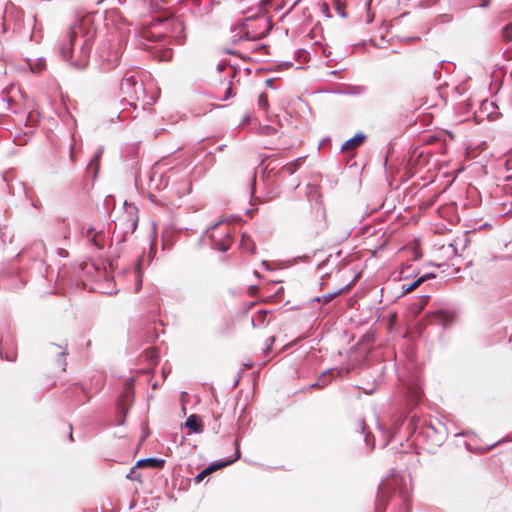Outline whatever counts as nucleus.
I'll use <instances>...</instances> for the list:
<instances>
[{"label":"nucleus","mask_w":512,"mask_h":512,"mask_svg":"<svg viewBox=\"0 0 512 512\" xmlns=\"http://www.w3.org/2000/svg\"><path fill=\"white\" fill-rule=\"evenodd\" d=\"M89 26L90 22L86 19L72 26L67 43L60 48L62 58L77 68L85 67L90 55L94 34Z\"/></svg>","instance_id":"nucleus-1"},{"label":"nucleus","mask_w":512,"mask_h":512,"mask_svg":"<svg viewBox=\"0 0 512 512\" xmlns=\"http://www.w3.org/2000/svg\"><path fill=\"white\" fill-rule=\"evenodd\" d=\"M209 238L213 248L219 251H227L231 244V232L224 227L223 222L212 225L208 230Z\"/></svg>","instance_id":"nucleus-2"},{"label":"nucleus","mask_w":512,"mask_h":512,"mask_svg":"<svg viewBox=\"0 0 512 512\" xmlns=\"http://www.w3.org/2000/svg\"><path fill=\"white\" fill-rule=\"evenodd\" d=\"M235 447H236L235 455L232 459H229L226 461L214 462V463L210 464L207 468H205L203 471H201L195 477V483H200L201 481H203V479L206 476H208L213 471L220 469V468H224V467L234 463L236 460H238L240 458V451H239V444L237 441L235 442Z\"/></svg>","instance_id":"nucleus-3"},{"label":"nucleus","mask_w":512,"mask_h":512,"mask_svg":"<svg viewBox=\"0 0 512 512\" xmlns=\"http://www.w3.org/2000/svg\"><path fill=\"white\" fill-rule=\"evenodd\" d=\"M142 86L138 85L136 78L134 75L126 74L121 82V90L129 95L132 96L133 94L137 95L138 90H141Z\"/></svg>","instance_id":"nucleus-4"},{"label":"nucleus","mask_w":512,"mask_h":512,"mask_svg":"<svg viewBox=\"0 0 512 512\" xmlns=\"http://www.w3.org/2000/svg\"><path fill=\"white\" fill-rule=\"evenodd\" d=\"M126 209H127V213L130 216V219L127 223L125 232L133 233L136 230L137 224H138V216H137L138 209L133 204H130V205L126 204Z\"/></svg>","instance_id":"nucleus-5"},{"label":"nucleus","mask_w":512,"mask_h":512,"mask_svg":"<svg viewBox=\"0 0 512 512\" xmlns=\"http://www.w3.org/2000/svg\"><path fill=\"white\" fill-rule=\"evenodd\" d=\"M389 483L383 482L379 486L378 498L376 503L375 512H383L386 501V492L389 490Z\"/></svg>","instance_id":"nucleus-6"},{"label":"nucleus","mask_w":512,"mask_h":512,"mask_svg":"<svg viewBox=\"0 0 512 512\" xmlns=\"http://www.w3.org/2000/svg\"><path fill=\"white\" fill-rule=\"evenodd\" d=\"M365 138L366 137L364 134L357 133L354 137L348 139L347 141H345L342 144L341 150L347 151V150L355 149L356 147L360 146L364 142Z\"/></svg>","instance_id":"nucleus-7"},{"label":"nucleus","mask_w":512,"mask_h":512,"mask_svg":"<svg viewBox=\"0 0 512 512\" xmlns=\"http://www.w3.org/2000/svg\"><path fill=\"white\" fill-rule=\"evenodd\" d=\"M165 463V460L163 459H157V458H146L141 459L136 463V467L143 468V467H149V468H161L163 467Z\"/></svg>","instance_id":"nucleus-8"},{"label":"nucleus","mask_w":512,"mask_h":512,"mask_svg":"<svg viewBox=\"0 0 512 512\" xmlns=\"http://www.w3.org/2000/svg\"><path fill=\"white\" fill-rule=\"evenodd\" d=\"M185 427L189 428L191 432L194 433H200L203 430L202 425L200 423V418L195 414H192L187 418L185 422Z\"/></svg>","instance_id":"nucleus-9"},{"label":"nucleus","mask_w":512,"mask_h":512,"mask_svg":"<svg viewBox=\"0 0 512 512\" xmlns=\"http://www.w3.org/2000/svg\"><path fill=\"white\" fill-rule=\"evenodd\" d=\"M434 277H435L434 274H430V273L425 274V275L421 276L420 278H418L417 280L413 281L411 284L403 285L404 293L412 292L413 290L418 288L424 281H426L427 279H430V278H434Z\"/></svg>","instance_id":"nucleus-10"},{"label":"nucleus","mask_w":512,"mask_h":512,"mask_svg":"<svg viewBox=\"0 0 512 512\" xmlns=\"http://www.w3.org/2000/svg\"><path fill=\"white\" fill-rule=\"evenodd\" d=\"M333 373L332 370L324 371L317 379V381L310 385V388H323L328 385L330 380L328 379V376Z\"/></svg>","instance_id":"nucleus-11"},{"label":"nucleus","mask_w":512,"mask_h":512,"mask_svg":"<svg viewBox=\"0 0 512 512\" xmlns=\"http://www.w3.org/2000/svg\"><path fill=\"white\" fill-rule=\"evenodd\" d=\"M240 246L243 250L248 252H254L255 250V245L252 239L250 238V236H247L245 234L242 235Z\"/></svg>","instance_id":"nucleus-12"},{"label":"nucleus","mask_w":512,"mask_h":512,"mask_svg":"<svg viewBox=\"0 0 512 512\" xmlns=\"http://www.w3.org/2000/svg\"><path fill=\"white\" fill-rule=\"evenodd\" d=\"M302 158H298L294 162L285 165L282 170L290 175L294 174L301 164Z\"/></svg>","instance_id":"nucleus-13"},{"label":"nucleus","mask_w":512,"mask_h":512,"mask_svg":"<svg viewBox=\"0 0 512 512\" xmlns=\"http://www.w3.org/2000/svg\"><path fill=\"white\" fill-rule=\"evenodd\" d=\"M258 106L267 111L268 108H269V103H268V99L266 97V95L264 94H260L259 97H258Z\"/></svg>","instance_id":"nucleus-14"},{"label":"nucleus","mask_w":512,"mask_h":512,"mask_svg":"<svg viewBox=\"0 0 512 512\" xmlns=\"http://www.w3.org/2000/svg\"><path fill=\"white\" fill-rule=\"evenodd\" d=\"M276 132V129L272 126L265 125L260 128V133L263 135H271Z\"/></svg>","instance_id":"nucleus-15"},{"label":"nucleus","mask_w":512,"mask_h":512,"mask_svg":"<svg viewBox=\"0 0 512 512\" xmlns=\"http://www.w3.org/2000/svg\"><path fill=\"white\" fill-rule=\"evenodd\" d=\"M102 149H99L98 152L95 154V156L93 157V159L90 161L89 163V166H92V165H97L98 164V161L102 155Z\"/></svg>","instance_id":"nucleus-16"},{"label":"nucleus","mask_w":512,"mask_h":512,"mask_svg":"<svg viewBox=\"0 0 512 512\" xmlns=\"http://www.w3.org/2000/svg\"><path fill=\"white\" fill-rule=\"evenodd\" d=\"M43 68H44V62L41 60L38 63H36L35 66H31V70L33 72H40Z\"/></svg>","instance_id":"nucleus-17"},{"label":"nucleus","mask_w":512,"mask_h":512,"mask_svg":"<svg viewBox=\"0 0 512 512\" xmlns=\"http://www.w3.org/2000/svg\"><path fill=\"white\" fill-rule=\"evenodd\" d=\"M5 359L7 361H10V362H14L16 360V353L15 352H12V353H7L5 355Z\"/></svg>","instance_id":"nucleus-18"},{"label":"nucleus","mask_w":512,"mask_h":512,"mask_svg":"<svg viewBox=\"0 0 512 512\" xmlns=\"http://www.w3.org/2000/svg\"><path fill=\"white\" fill-rule=\"evenodd\" d=\"M171 56H172L171 51H170V50H167V51H165V52H164V54H163V56H162L161 60H166V61H168V60H170V59H171Z\"/></svg>","instance_id":"nucleus-19"},{"label":"nucleus","mask_w":512,"mask_h":512,"mask_svg":"<svg viewBox=\"0 0 512 512\" xmlns=\"http://www.w3.org/2000/svg\"><path fill=\"white\" fill-rule=\"evenodd\" d=\"M274 341H275V337L273 336V337H271V338H270V344H269V345H267V347H266V349H265V352L270 351V349H271V345L274 343Z\"/></svg>","instance_id":"nucleus-20"},{"label":"nucleus","mask_w":512,"mask_h":512,"mask_svg":"<svg viewBox=\"0 0 512 512\" xmlns=\"http://www.w3.org/2000/svg\"><path fill=\"white\" fill-rule=\"evenodd\" d=\"M336 294H337V293H335V294H329V295H327V296H324L325 301L327 302V301L331 300V299H332Z\"/></svg>","instance_id":"nucleus-21"},{"label":"nucleus","mask_w":512,"mask_h":512,"mask_svg":"<svg viewBox=\"0 0 512 512\" xmlns=\"http://www.w3.org/2000/svg\"><path fill=\"white\" fill-rule=\"evenodd\" d=\"M225 68H226V66H225V65H222V64H219V65L217 66V70H218L219 72L223 71Z\"/></svg>","instance_id":"nucleus-22"},{"label":"nucleus","mask_w":512,"mask_h":512,"mask_svg":"<svg viewBox=\"0 0 512 512\" xmlns=\"http://www.w3.org/2000/svg\"><path fill=\"white\" fill-rule=\"evenodd\" d=\"M488 3H489V0H482V2H481V4H480V5H481L482 7H487V6H488Z\"/></svg>","instance_id":"nucleus-23"},{"label":"nucleus","mask_w":512,"mask_h":512,"mask_svg":"<svg viewBox=\"0 0 512 512\" xmlns=\"http://www.w3.org/2000/svg\"><path fill=\"white\" fill-rule=\"evenodd\" d=\"M266 315H267L266 311H262V312L260 313V317H261L263 320H264V318L266 317Z\"/></svg>","instance_id":"nucleus-24"},{"label":"nucleus","mask_w":512,"mask_h":512,"mask_svg":"<svg viewBox=\"0 0 512 512\" xmlns=\"http://www.w3.org/2000/svg\"><path fill=\"white\" fill-rule=\"evenodd\" d=\"M230 92H231V88H228V89H227V93H226V94H227V95H226V97H229V96H230Z\"/></svg>","instance_id":"nucleus-25"},{"label":"nucleus","mask_w":512,"mask_h":512,"mask_svg":"<svg viewBox=\"0 0 512 512\" xmlns=\"http://www.w3.org/2000/svg\"><path fill=\"white\" fill-rule=\"evenodd\" d=\"M93 241H94V243H95V245H96V246L100 247V245H99V243L96 241V238H95V237L93 238Z\"/></svg>","instance_id":"nucleus-26"},{"label":"nucleus","mask_w":512,"mask_h":512,"mask_svg":"<svg viewBox=\"0 0 512 512\" xmlns=\"http://www.w3.org/2000/svg\"><path fill=\"white\" fill-rule=\"evenodd\" d=\"M360 426H361L362 432H364V422L363 421L360 423Z\"/></svg>","instance_id":"nucleus-27"},{"label":"nucleus","mask_w":512,"mask_h":512,"mask_svg":"<svg viewBox=\"0 0 512 512\" xmlns=\"http://www.w3.org/2000/svg\"><path fill=\"white\" fill-rule=\"evenodd\" d=\"M365 441L368 442L369 441V436L368 434L365 435Z\"/></svg>","instance_id":"nucleus-28"},{"label":"nucleus","mask_w":512,"mask_h":512,"mask_svg":"<svg viewBox=\"0 0 512 512\" xmlns=\"http://www.w3.org/2000/svg\"><path fill=\"white\" fill-rule=\"evenodd\" d=\"M141 286V281L138 282L137 289Z\"/></svg>","instance_id":"nucleus-29"}]
</instances>
